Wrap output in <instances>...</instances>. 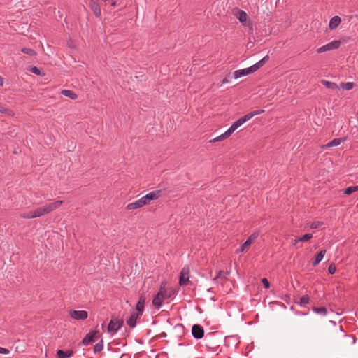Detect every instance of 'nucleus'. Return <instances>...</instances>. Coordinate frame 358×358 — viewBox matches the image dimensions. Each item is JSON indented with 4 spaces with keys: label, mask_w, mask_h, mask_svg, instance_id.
Here are the masks:
<instances>
[{
    "label": "nucleus",
    "mask_w": 358,
    "mask_h": 358,
    "mask_svg": "<svg viewBox=\"0 0 358 358\" xmlns=\"http://www.w3.org/2000/svg\"><path fill=\"white\" fill-rule=\"evenodd\" d=\"M122 324H123L122 320L116 319V318L112 319L108 325V328H107L108 333L112 336L115 335L119 331V329L122 327Z\"/></svg>",
    "instance_id": "1"
},
{
    "label": "nucleus",
    "mask_w": 358,
    "mask_h": 358,
    "mask_svg": "<svg viewBox=\"0 0 358 358\" xmlns=\"http://www.w3.org/2000/svg\"><path fill=\"white\" fill-rule=\"evenodd\" d=\"M341 42L340 41L335 40L317 48V52L321 54L325 52L334 50L338 49L341 46Z\"/></svg>",
    "instance_id": "2"
},
{
    "label": "nucleus",
    "mask_w": 358,
    "mask_h": 358,
    "mask_svg": "<svg viewBox=\"0 0 358 358\" xmlns=\"http://www.w3.org/2000/svg\"><path fill=\"white\" fill-rule=\"evenodd\" d=\"M161 195V191L150 192L141 198L143 206L149 204L152 201L157 199Z\"/></svg>",
    "instance_id": "3"
},
{
    "label": "nucleus",
    "mask_w": 358,
    "mask_h": 358,
    "mask_svg": "<svg viewBox=\"0 0 358 358\" xmlns=\"http://www.w3.org/2000/svg\"><path fill=\"white\" fill-rule=\"evenodd\" d=\"M158 293H162V296L164 299H170L175 294V292L173 289L166 287V282L165 281L161 283Z\"/></svg>",
    "instance_id": "4"
},
{
    "label": "nucleus",
    "mask_w": 358,
    "mask_h": 358,
    "mask_svg": "<svg viewBox=\"0 0 358 358\" xmlns=\"http://www.w3.org/2000/svg\"><path fill=\"white\" fill-rule=\"evenodd\" d=\"M248 120H249V117H248L246 115L240 117L236 121H235L230 126V127L227 129L228 133H231V134H232L238 127H240L241 125H243L244 123H245Z\"/></svg>",
    "instance_id": "5"
},
{
    "label": "nucleus",
    "mask_w": 358,
    "mask_h": 358,
    "mask_svg": "<svg viewBox=\"0 0 358 358\" xmlns=\"http://www.w3.org/2000/svg\"><path fill=\"white\" fill-rule=\"evenodd\" d=\"M248 120H249V117H248L246 115L240 117L236 121H235L230 126V127L227 129L228 133H231V134H232L238 127H240L241 125H243L244 123H245Z\"/></svg>",
    "instance_id": "6"
},
{
    "label": "nucleus",
    "mask_w": 358,
    "mask_h": 358,
    "mask_svg": "<svg viewBox=\"0 0 358 358\" xmlns=\"http://www.w3.org/2000/svg\"><path fill=\"white\" fill-rule=\"evenodd\" d=\"M248 120H249V117H248L246 115L240 117L236 121H235L230 126V127L227 129L228 133H231V134H232L238 127H240L241 125H243L244 123H245Z\"/></svg>",
    "instance_id": "7"
},
{
    "label": "nucleus",
    "mask_w": 358,
    "mask_h": 358,
    "mask_svg": "<svg viewBox=\"0 0 358 358\" xmlns=\"http://www.w3.org/2000/svg\"><path fill=\"white\" fill-rule=\"evenodd\" d=\"M252 73H255L254 69L252 66L248 68H245L243 69L236 70L233 73L232 78L234 79H238L243 76H245L250 75Z\"/></svg>",
    "instance_id": "8"
},
{
    "label": "nucleus",
    "mask_w": 358,
    "mask_h": 358,
    "mask_svg": "<svg viewBox=\"0 0 358 358\" xmlns=\"http://www.w3.org/2000/svg\"><path fill=\"white\" fill-rule=\"evenodd\" d=\"M69 315L74 320H85L87 318L88 313L85 310H71Z\"/></svg>",
    "instance_id": "9"
},
{
    "label": "nucleus",
    "mask_w": 358,
    "mask_h": 358,
    "mask_svg": "<svg viewBox=\"0 0 358 358\" xmlns=\"http://www.w3.org/2000/svg\"><path fill=\"white\" fill-rule=\"evenodd\" d=\"M192 334L196 339H201L204 336L203 328L199 324H194L192 328Z\"/></svg>",
    "instance_id": "10"
},
{
    "label": "nucleus",
    "mask_w": 358,
    "mask_h": 358,
    "mask_svg": "<svg viewBox=\"0 0 358 358\" xmlns=\"http://www.w3.org/2000/svg\"><path fill=\"white\" fill-rule=\"evenodd\" d=\"M189 279V271L188 268L184 267L180 275L179 284L180 286H185L187 284Z\"/></svg>",
    "instance_id": "11"
},
{
    "label": "nucleus",
    "mask_w": 358,
    "mask_h": 358,
    "mask_svg": "<svg viewBox=\"0 0 358 358\" xmlns=\"http://www.w3.org/2000/svg\"><path fill=\"white\" fill-rule=\"evenodd\" d=\"M63 203V201L59 200L51 203L47 204L44 206V209L45 210L46 214H48L55 210L57 209Z\"/></svg>",
    "instance_id": "12"
},
{
    "label": "nucleus",
    "mask_w": 358,
    "mask_h": 358,
    "mask_svg": "<svg viewBox=\"0 0 358 358\" xmlns=\"http://www.w3.org/2000/svg\"><path fill=\"white\" fill-rule=\"evenodd\" d=\"M96 333H97L96 331H92L90 332L89 334H87L84 337V338L82 340V345L87 346V345H89L92 344V343H94V338L96 336Z\"/></svg>",
    "instance_id": "13"
},
{
    "label": "nucleus",
    "mask_w": 358,
    "mask_h": 358,
    "mask_svg": "<svg viewBox=\"0 0 358 358\" xmlns=\"http://www.w3.org/2000/svg\"><path fill=\"white\" fill-rule=\"evenodd\" d=\"M341 22V19L339 16H334L332 18H331L329 23V27L331 30L336 29L338 25L340 24Z\"/></svg>",
    "instance_id": "14"
},
{
    "label": "nucleus",
    "mask_w": 358,
    "mask_h": 358,
    "mask_svg": "<svg viewBox=\"0 0 358 358\" xmlns=\"http://www.w3.org/2000/svg\"><path fill=\"white\" fill-rule=\"evenodd\" d=\"M90 7H91L92 10H93L94 15L96 17H99L101 15V8H100L99 3H97V1L96 0H90Z\"/></svg>",
    "instance_id": "15"
},
{
    "label": "nucleus",
    "mask_w": 358,
    "mask_h": 358,
    "mask_svg": "<svg viewBox=\"0 0 358 358\" xmlns=\"http://www.w3.org/2000/svg\"><path fill=\"white\" fill-rule=\"evenodd\" d=\"M164 299L162 296V293H158L155 296L152 300V304L155 307L159 308L162 306V301Z\"/></svg>",
    "instance_id": "16"
},
{
    "label": "nucleus",
    "mask_w": 358,
    "mask_h": 358,
    "mask_svg": "<svg viewBox=\"0 0 358 358\" xmlns=\"http://www.w3.org/2000/svg\"><path fill=\"white\" fill-rule=\"evenodd\" d=\"M143 206H143L142 201L140 198L139 199L135 201L134 202L128 203L127 206V210H134V209L140 208Z\"/></svg>",
    "instance_id": "17"
},
{
    "label": "nucleus",
    "mask_w": 358,
    "mask_h": 358,
    "mask_svg": "<svg viewBox=\"0 0 358 358\" xmlns=\"http://www.w3.org/2000/svg\"><path fill=\"white\" fill-rule=\"evenodd\" d=\"M73 354V350L64 351L62 350H58L57 351V358H70Z\"/></svg>",
    "instance_id": "18"
},
{
    "label": "nucleus",
    "mask_w": 358,
    "mask_h": 358,
    "mask_svg": "<svg viewBox=\"0 0 358 358\" xmlns=\"http://www.w3.org/2000/svg\"><path fill=\"white\" fill-rule=\"evenodd\" d=\"M342 141H343L342 138H334L332 141H331L330 142H329L328 143L323 145L322 146V148L323 149H326V148H331V147L338 146L341 143Z\"/></svg>",
    "instance_id": "19"
},
{
    "label": "nucleus",
    "mask_w": 358,
    "mask_h": 358,
    "mask_svg": "<svg viewBox=\"0 0 358 358\" xmlns=\"http://www.w3.org/2000/svg\"><path fill=\"white\" fill-rule=\"evenodd\" d=\"M138 313H132L127 321V324L131 328L135 327L136 324V320L138 319Z\"/></svg>",
    "instance_id": "20"
},
{
    "label": "nucleus",
    "mask_w": 358,
    "mask_h": 358,
    "mask_svg": "<svg viewBox=\"0 0 358 358\" xmlns=\"http://www.w3.org/2000/svg\"><path fill=\"white\" fill-rule=\"evenodd\" d=\"M268 58H269L268 56L266 55L264 57H263L262 59H260L259 62H257L255 64L252 65V67L254 69L255 72L257 71L262 66H263L264 65V64L268 60Z\"/></svg>",
    "instance_id": "21"
},
{
    "label": "nucleus",
    "mask_w": 358,
    "mask_h": 358,
    "mask_svg": "<svg viewBox=\"0 0 358 358\" xmlns=\"http://www.w3.org/2000/svg\"><path fill=\"white\" fill-rule=\"evenodd\" d=\"M325 253H326V250H322L316 255L315 259L312 264L313 266H317L322 260V259L324 257Z\"/></svg>",
    "instance_id": "22"
},
{
    "label": "nucleus",
    "mask_w": 358,
    "mask_h": 358,
    "mask_svg": "<svg viewBox=\"0 0 358 358\" xmlns=\"http://www.w3.org/2000/svg\"><path fill=\"white\" fill-rule=\"evenodd\" d=\"M235 15H236V17L238 19V20L241 23H244L246 22L248 15L245 11L241 10H238Z\"/></svg>",
    "instance_id": "23"
},
{
    "label": "nucleus",
    "mask_w": 358,
    "mask_h": 358,
    "mask_svg": "<svg viewBox=\"0 0 358 358\" xmlns=\"http://www.w3.org/2000/svg\"><path fill=\"white\" fill-rule=\"evenodd\" d=\"M61 94L64 96L69 97L73 100L77 99L78 97L77 94L73 90H62Z\"/></svg>",
    "instance_id": "24"
},
{
    "label": "nucleus",
    "mask_w": 358,
    "mask_h": 358,
    "mask_svg": "<svg viewBox=\"0 0 358 358\" xmlns=\"http://www.w3.org/2000/svg\"><path fill=\"white\" fill-rule=\"evenodd\" d=\"M145 305V299L143 296H141L136 306V310L140 313L143 312Z\"/></svg>",
    "instance_id": "25"
},
{
    "label": "nucleus",
    "mask_w": 358,
    "mask_h": 358,
    "mask_svg": "<svg viewBox=\"0 0 358 358\" xmlns=\"http://www.w3.org/2000/svg\"><path fill=\"white\" fill-rule=\"evenodd\" d=\"M231 135V133H228V130H227L225 132H224L221 135H220L217 137L211 140L210 142H217V141H222V140L229 137Z\"/></svg>",
    "instance_id": "26"
},
{
    "label": "nucleus",
    "mask_w": 358,
    "mask_h": 358,
    "mask_svg": "<svg viewBox=\"0 0 358 358\" xmlns=\"http://www.w3.org/2000/svg\"><path fill=\"white\" fill-rule=\"evenodd\" d=\"M312 310L316 314L322 315L324 316L327 314V309L325 307H320V308L314 307L312 308Z\"/></svg>",
    "instance_id": "27"
},
{
    "label": "nucleus",
    "mask_w": 358,
    "mask_h": 358,
    "mask_svg": "<svg viewBox=\"0 0 358 358\" xmlns=\"http://www.w3.org/2000/svg\"><path fill=\"white\" fill-rule=\"evenodd\" d=\"M322 83L329 89H337V85L335 83L328 81V80H322Z\"/></svg>",
    "instance_id": "28"
},
{
    "label": "nucleus",
    "mask_w": 358,
    "mask_h": 358,
    "mask_svg": "<svg viewBox=\"0 0 358 358\" xmlns=\"http://www.w3.org/2000/svg\"><path fill=\"white\" fill-rule=\"evenodd\" d=\"M29 71L37 76H45V73L37 66H31Z\"/></svg>",
    "instance_id": "29"
},
{
    "label": "nucleus",
    "mask_w": 358,
    "mask_h": 358,
    "mask_svg": "<svg viewBox=\"0 0 358 358\" xmlns=\"http://www.w3.org/2000/svg\"><path fill=\"white\" fill-rule=\"evenodd\" d=\"M22 218L24 219H33L37 217L36 213L34 210L30 211L27 213H24L20 215Z\"/></svg>",
    "instance_id": "30"
},
{
    "label": "nucleus",
    "mask_w": 358,
    "mask_h": 358,
    "mask_svg": "<svg viewBox=\"0 0 358 358\" xmlns=\"http://www.w3.org/2000/svg\"><path fill=\"white\" fill-rule=\"evenodd\" d=\"M251 245L250 240H246L238 249L236 250V253L243 252L246 248Z\"/></svg>",
    "instance_id": "31"
},
{
    "label": "nucleus",
    "mask_w": 358,
    "mask_h": 358,
    "mask_svg": "<svg viewBox=\"0 0 358 358\" xmlns=\"http://www.w3.org/2000/svg\"><path fill=\"white\" fill-rule=\"evenodd\" d=\"M341 87L343 90H350L353 88L354 83L352 82L342 83Z\"/></svg>",
    "instance_id": "32"
},
{
    "label": "nucleus",
    "mask_w": 358,
    "mask_h": 358,
    "mask_svg": "<svg viewBox=\"0 0 358 358\" xmlns=\"http://www.w3.org/2000/svg\"><path fill=\"white\" fill-rule=\"evenodd\" d=\"M358 191V185H355V186H350V187H347L345 191H344V193L347 195H349L355 192H357Z\"/></svg>",
    "instance_id": "33"
},
{
    "label": "nucleus",
    "mask_w": 358,
    "mask_h": 358,
    "mask_svg": "<svg viewBox=\"0 0 358 358\" xmlns=\"http://www.w3.org/2000/svg\"><path fill=\"white\" fill-rule=\"evenodd\" d=\"M309 301H310V298H309L308 295H303L300 299L299 305L301 306H305L306 305H307L309 303Z\"/></svg>",
    "instance_id": "34"
},
{
    "label": "nucleus",
    "mask_w": 358,
    "mask_h": 358,
    "mask_svg": "<svg viewBox=\"0 0 358 358\" xmlns=\"http://www.w3.org/2000/svg\"><path fill=\"white\" fill-rule=\"evenodd\" d=\"M103 348V343L101 339L99 343H97L94 348V352L95 353L101 352Z\"/></svg>",
    "instance_id": "35"
},
{
    "label": "nucleus",
    "mask_w": 358,
    "mask_h": 358,
    "mask_svg": "<svg viewBox=\"0 0 358 358\" xmlns=\"http://www.w3.org/2000/svg\"><path fill=\"white\" fill-rule=\"evenodd\" d=\"M222 275H224V277L226 278L227 275H229V272H224L223 271H219L217 272V276L213 278V282H217L218 278L222 277Z\"/></svg>",
    "instance_id": "36"
},
{
    "label": "nucleus",
    "mask_w": 358,
    "mask_h": 358,
    "mask_svg": "<svg viewBox=\"0 0 358 358\" xmlns=\"http://www.w3.org/2000/svg\"><path fill=\"white\" fill-rule=\"evenodd\" d=\"M21 52L24 54L29 55H35L36 52L31 48H23L21 49Z\"/></svg>",
    "instance_id": "37"
},
{
    "label": "nucleus",
    "mask_w": 358,
    "mask_h": 358,
    "mask_svg": "<svg viewBox=\"0 0 358 358\" xmlns=\"http://www.w3.org/2000/svg\"><path fill=\"white\" fill-rule=\"evenodd\" d=\"M34 211L36 213L37 217H41L43 215H46L45 210L44 209V207H40L34 210Z\"/></svg>",
    "instance_id": "38"
},
{
    "label": "nucleus",
    "mask_w": 358,
    "mask_h": 358,
    "mask_svg": "<svg viewBox=\"0 0 358 358\" xmlns=\"http://www.w3.org/2000/svg\"><path fill=\"white\" fill-rule=\"evenodd\" d=\"M313 238L312 234H306L303 236L299 237L298 241H300L301 242L307 241Z\"/></svg>",
    "instance_id": "39"
},
{
    "label": "nucleus",
    "mask_w": 358,
    "mask_h": 358,
    "mask_svg": "<svg viewBox=\"0 0 358 358\" xmlns=\"http://www.w3.org/2000/svg\"><path fill=\"white\" fill-rule=\"evenodd\" d=\"M264 112V110H254V111H252L251 113H249L246 114V115L248 117H249V120H250L254 116H255L257 115H259V114H261V113H262Z\"/></svg>",
    "instance_id": "40"
},
{
    "label": "nucleus",
    "mask_w": 358,
    "mask_h": 358,
    "mask_svg": "<svg viewBox=\"0 0 358 358\" xmlns=\"http://www.w3.org/2000/svg\"><path fill=\"white\" fill-rule=\"evenodd\" d=\"M324 223L320 221H314L310 224V227L313 229H317L320 227L322 226Z\"/></svg>",
    "instance_id": "41"
},
{
    "label": "nucleus",
    "mask_w": 358,
    "mask_h": 358,
    "mask_svg": "<svg viewBox=\"0 0 358 358\" xmlns=\"http://www.w3.org/2000/svg\"><path fill=\"white\" fill-rule=\"evenodd\" d=\"M259 236L258 233L252 234L247 240H250V243H252Z\"/></svg>",
    "instance_id": "42"
},
{
    "label": "nucleus",
    "mask_w": 358,
    "mask_h": 358,
    "mask_svg": "<svg viewBox=\"0 0 358 358\" xmlns=\"http://www.w3.org/2000/svg\"><path fill=\"white\" fill-rule=\"evenodd\" d=\"M336 268L334 264H331L328 268V272L330 274H334L336 273Z\"/></svg>",
    "instance_id": "43"
},
{
    "label": "nucleus",
    "mask_w": 358,
    "mask_h": 358,
    "mask_svg": "<svg viewBox=\"0 0 358 358\" xmlns=\"http://www.w3.org/2000/svg\"><path fill=\"white\" fill-rule=\"evenodd\" d=\"M262 282L264 285L265 288H269L270 287V282H268V279L266 278H264L262 279Z\"/></svg>",
    "instance_id": "44"
},
{
    "label": "nucleus",
    "mask_w": 358,
    "mask_h": 358,
    "mask_svg": "<svg viewBox=\"0 0 358 358\" xmlns=\"http://www.w3.org/2000/svg\"><path fill=\"white\" fill-rule=\"evenodd\" d=\"M10 352L9 350L0 346V354L7 355Z\"/></svg>",
    "instance_id": "45"
},
{
    "label": "nucleus",
    "mask_w": 358,
    "mask_h": 358,
    "mask_svg": "<svg viewBox=\"0 0 358 358\" xmlns=\"http://www.w3.org/2000/svg\"><path fill=\"white\" fill-rule=\"evenodd\" d=\"M232 78L229 74L225 76V78L222 80V83H228L229 82L230 78Z\"/></svg>",
    "instance_id": "46"
},
{
    "label": "nucleus",
    "mask_w": 358,
    "mask_h": 358,
    "mask_svg": "<svg viewBox=\"0 0 358 358\" xmlns=\"http://www.w3.org/2000/svg\"><path fill=\"white\" fill-rule=\"evenodd\" d=\"M299 242H301L300 241H298V238H296L293 241V245H296Z\"/></svg>",
    "instance_id": "47"
},
{
    "label": "nucleus",
    "mask_w": 358,
    "mask_h": 358,
    "mask_svg": "<svg viewBox=\"0 0 358 358\" xmlns=\"http://www.w3.org/2000/svg\"><path fill=\"white\" fill-rule=\"evenodd\" d=\"M5 111H6V109L3 106H0V112L4 113Z\"/></svg>",
    "instance_id": "48"
},
{
    "label": "nucleus",
    "mask_w": 358,
    "mask_h": 358,
    "mask_svg": "<svg viewBox=\"0 0 358 358\" xmlns=\"http://www.w3.org/2000/svg\"><path fill=\"white\" fill-rule=\"evenodd\" d=\"M3 85V80L1 78V77L0 76V85Z\"/></svg>",
    "instance_id": "49"
},
{
    "label": "nucleus",
    "mask_w": 358,
    "mask_h": 358,
    "mask_svg": "<svg viewBox=\"0 0 358 358\" xmlns=\"http://www.w3.org/2000/svg\"><path fill=\"white\" fill-rule=\"evenodd\" d=\"M329 322H331V324H333L334 325H336V322L333 321V320H330Z\"/></svg>",
    "instance_id": "50"
},
{
    "label": "nucleus",
    "mask_w": 358,
    "mask_h": 358,
    "mask_svg": "<svg viewBox=\"0 0 358 358\" xmlns=\"http://www.w3.org/2000/svg\"><path fill=\"white\" fill-rule=\"evenodd\" d=\"M308 313H300V315H306Z\"/></svg>",
    "instance_id": "51"
},
{
    "label": "nucleus",
    "mask_w": 358,
    "mask_h": 358,
    "mask_svg": "<svg viewBox=\"0 0 358 358\" xmlns=\"http://www.w3.org/2000/svg\"><path fill=\"white\" fill-rule=\"evenodd\" d=\"M111 5H112V6H115V2H113V3H111Z\"/></svg>",
    "instance_id": "52"
},
{
    "label": "nucleus",
    "mask_w": 358,
    "mask_h": 358,
    "mask_svg": "<svg viewBox=\"0 0 358 358\" xmlns=\"http://www.w3.org/2000/svg\"><path fill=\"white\" fill-rule=\"evenodd\" d=\"M103 1L106 2L108 0H103Z\"/></svg>",
    "instance_id": "53"
}]
</instances>
